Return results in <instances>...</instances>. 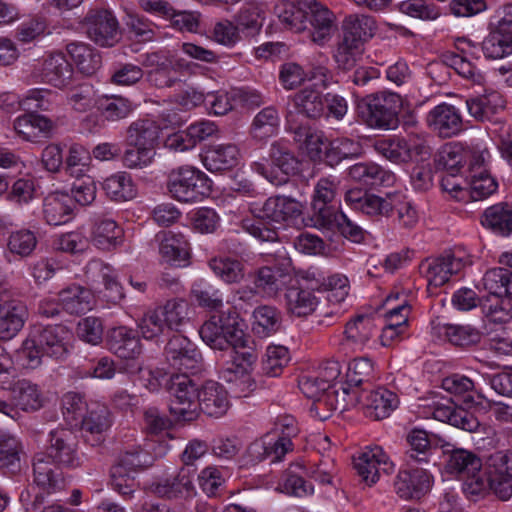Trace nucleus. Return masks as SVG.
<instances>
[{"label":"nucleus","instance_id":"1","mask_svg":"<svg viewBox=\"0 0 512 512\" xmlns=\"http://www.w3.org/2000/svg\"><path fill=\"white\" fill-rule=\"evenodd\" d=\"M169 410L178 422H191L200 411L211 417L223 416L229 408L228 394L218 382L206 381L200 389L189 376H176L172 380Z\"/></svg>","mask_w":512,"mask_h":512},{"label":"nucleus","instance_id":"2","mask_svg":"<svg viewBox=\"0 0 512 512\" xmlns=\"http://www.w3.org/2000/svg\"><path fill=\"white\" fill-rule=\"evenodd\" d=\"M376 30V21L371 16L363 14L346 16L342 22V40L334 53L338 66L343 69L353 67L363 45L375 35Z\"/></svg>","mask_w":512,"mask_h":512},{"label":"nucleus","instance_id":"3","mask_svg":"<svg viewBox=\"0 0 512 512\" xmlns=\"http://www.w3.org/2000/svg\"><path fill=\"white\" fill-rule=\"evenodd\" d=\"M191 305L184 298H171L163 305L148 311L139 323L142 336L152 339L167 330L180 331L189 323Z\"/></svg>","mask_w":512,"mask_h":512},{"label":"nucleus","instance_id":"4","mask_svg":"<svg viewBox=\"0 0 512 512\" xmlns=\"http://www.w3.org/2000/svg\"><path fill=\"white\" fill-rule=\"evenodd\" d=\"M402 98L394 92L382 91L367 95L357 102V111L371 128L393 130L399 125Z\"/></svg>","mask_w":512,"mask_h":512},{"label":"nucleus","instance_id":"5","mask_svg":"<svg viewBox=\"0 0 512 512\" xmlns=\"http://www.w3.org/2000/svg\"><path fill=\"white\" fill-rule=\"evenodd\" d=\"M212 181L198 168L185 165L172 169L167 177L170 196L184 203L201 201L211 193Z\"/></svg>","mask_w":512,"mask_h":512},{"label":"nucleus","instance_id":"6","mask_svg":"<svg viewBox=\"0 0 512 512\" xmlns=\"http://www.w3.org/2000/svg\"><path fill=\"white\" fill-rule=\"evenodd\" d=\"M444 447L445 470L447 473L465 479L466 490L478 494L485 488L481 477L482 461L472 451L463 448H452L447 444Z\"/></svg>","mask_w":512,"mask_h":512},{"label":"nucleus","instance_id":"7","mask_svg":"<svg viewBox=\"0 0 512 512\" xmlns=\"http://www.w3.org/2000/svg\"><path fill=\"white\" fill-rule=\"evenodd\" d=\"M201 339L212 349L244 346V333L235 317L213 315L199 329Z\"/></svg>","mask_w":512,"mask_h":512},{"label":"nucleus","instance_id":"8","mask_svg":"<svg viewBox=\"0 0 512 512\" xmlns=\"http://www.w3.org/2000/svg\"><path fill=\"white\" fill-rule=\"evenodd\" d=\"M287 147V144L282 141L272 143L270 148L272 163L253 162L251 169L275 186L287 183L289 177L298 171V161Z\"/></svg>","mask_w":512,"mask_h":512},{"label":"nucleus","instance_id":"9","mask_svg":"<svg viewBox=\"0 0 512 512\" xmlns=\"http://www.w3.org/2000/svg\"><path fill=\"white\" fill-rule=\"evenodd\" d=\"M146 489L165 499H187L195 494L193 472L188 467H182L172 472L166 471L147 485Z\"/></svg>","mask_w":512,"mask_h":512},{"label":"nucleus","instance_id":"10","mask_svg":"<svg viewBox=\"0 0 512 512\" xmlns=\"http://www.w3.org/2000/svg\"><path fill=\"white\" fill-rule=\"evenodd\" d=\"M485 476L489 488L501 500L512 497V450H499L486 459Z\"/></svg>","mask_w":512,"mask_h":512},{"label":"nucleus","instance_id":"11","mask_svg":"<svg viewBox=\"0 0 512 512\" xmlns=\"http://www.w3.org/2000/svg\"><path fill=\"white\" fill-rule=\"evenodd\" d=\"M352 399L347 406L359 405L366 417L373 420L387 418L398 405L395 393L383 387L374 390L353 389Z\"/></svg>","mask_w":512,"mask_h":512},{"label":"nucleus","instance_id":"12","mask_svg":"<svg viewBox=\"0 0 512 512\" xmlns=\"http://www.w3.org/2000/svg\"><path fill=\"white\" fill-rule=\"evenodd\" d=\"M44 453L58 467L75 469L83 464V457L78 453L76 436L69 429L52 430Z\"/></svg>","mask_w":512,"mask_h":512},{"label":"nucleus","instance_id":"13","mask_svg":"<svg viewBox=\"0 0 512 512\" xmlns=\"http://www.w3.org/2000/svg\"><path fill=\"white\" fill-rule=\"evenodd\" d=\"M250 210L260 219L276 224H294L302 214V204L290 197H269L263 203H252Z\"/></svg>","mask_w":512,"mask_h":512},{"label":"nucleus","instance_id":"14","mask_svg":"<svg viewBox=\"0 0 512 512\" xmlns=\"http://www.w3.org/2000/svg\"><path fill=\"white\" fill-rule=\"evenodd\" d=\"M165 356L171 368L181 373L179 376L198 371L202 362L196 345L183 335H175L168 341Z\"/></svg>","mask_w":512,"mask_h":512},{"label":"nucleus","instance_id":"15","mask_svg":"<svg viewBox=\"0 0 512 512\" xmlns=\"http://www.w3.org/2000/svg\"><path fill=\"white\" fill-rule=\"evenodd\" d=\"M28 317L26 305L11 298L8 287L0 283V339H13L23 328Z\"/></svg>","mask_w":512,"mask_h":512},{"label":"nucleus","instance_id":"16","mask_svg":"<svg viewBox=\"0 0 512 512\" xmlns=\"http://www.w3.org/2000/svg\"><path fill=\"white\" fill-rule=\"evenodd\" d=\"M83 26L88 38L99 46L112 47L120 39L118 21L108 10L89 11Z\"/></svg>","mask_w":512,"mask_h":512},{"label":"nucleus","instance_id":"17","mask_svg":"<svg viewBox=\"0 0 512 512\" xmlns=\"http://www.w3.org/2000/svg\"><path fill=\"white\" fill-rule=\"evenodd\" d=\"M354 467L369 486L375 484L381 473L389 474L394 469V464L382 447H367L358 457L354 458Z\"/></svg>","mask_w":512,"mask_h":512},{"label":"nucleus","instance_id":"18","mask_svg":"<svg viewBox=\"0 0 512 512\" xmlns=\"http://www.w3.org/2000/svg\"><path fill=\"white\" fill-rule=\"evenodd\" d=\"M465 265L461 257L446 253L438 257L428 258L420 265V271L427 280L428 286L441 287L452 275L459 273Z\"/></svg>","mask_w":512,"mask_h":512},{"label":"nucleus","instance_id":"19","mask_svg":"<svg viewBox=\"0 0 512 512\" xmlns=\"http://www.w3.org/2000/svg\"><path fill=\"white\" fill-rule=\"evenodd\" d=\"M12 400L14 405L0 399V412L14 418L17 414L15 407L25 412L39 410L44 403V398L38 385L29 380H19L12 388Z\"/></svg>","mask_w":512,"mask_h":512},{"label":"nucleus","instance_id":"20","mask_svg":"<svg viewBox=\"0 0 512 512\" xmlns=\"http://www.w3.org/2000/svg\"><path fill=\"white\" fill-rule=\"evenodd\" d=\"M307 8L311 25V41L319 46L328 42L335 30V15L326 6L316 0H299Z\"/></svg>","mask_w":512,"mask_h":512},{"label":"nucleus","instance_id":"21","mask_svg":"<svg viewBox=\"0 0 512 512\" xmlns=\"http://www.w3.org/2000/svg\"><path fill=\"white\" fill-rule=\"evenodd\" d=\"M73 73V67L63 53L50 54L34 70V76L41 82L58 89L67 88L72 83Z\"/></svg>","mask_w":512,"mask_h":512},{"label":"nucleus","instance_id":"22","mask_svg":"<svg viewBox=\"0 0 512 512\" xmlns=\"http://www.w3.org/2000/svg\"><path fill=\"white\" fill-rule=\"evenodd\" d=\"M432 482V475L425 469H402L396 476L394 489L402 499H420L430 491Z\"/></svg>","mask_w":512,"mask_h":512},{"label":"nucleus","instance_id":"23","mask_svg":"<svg viewBox=\"0 0 512 512\" xmlns=\"http://www.w3.org/2000/svg\"><path fill=\"white\" fill-rule=\"evenodd\" d=\"M427 126L441 138H450L463 130L462 115L451 104L441 103L426 115Z\"/></svg>","mask_w":512,"mask_h":512},{"label":"nucleus","instance_id":"24","mask_svg":"<svg viewBox=\"0 0 512 512\" xmlns=\"http://www.w3.org/2000/svg\"><path fill=\"white\" fill-rule=\"evenodd\" d=\"M46 356L62 360L70 352V331L63 325H48L32 329Z\"/></svg>","mask_w":512,"mask_h":512},{"label":"nucleus","instance_id":"25","mask_svg":"<svg viewBox=\"0 0 512 512\" xmlns=\"http://www.w3.org/2000/svg\"><path fill=\"white\" fill-rule=\"evenodd\" d=\"M337 184L330 178H321L314 188L311 208L315 227H326L330 224L331 216L336 213L330 203L336 196Z\"/></svg>","mask_w":512,"mask_h":512},{"label":"nucleus","instance_id":"26","mask_svg":"<svg viewBox=\"0 0 512 512\" xmlns=\"http://www.w3.org/2000/svg\"><path fill=\"white\" fill-rule=\"evenodd\" d=\"M107 346L113 354L125 360H135L142 353L137 331L126 326L114 327L108 331Z\"/></svg>","mask_w":512,"mask_h":512},{"label":"nucleus","instance_id":"27","mask_svg":"<svg viewBox=\"0 0 512 512\" xmlns=\"http://www.w3.org/2000/svg\"><path fill=\"white\" fill-rule=\"evenodd\" d=\"M203 166L210 172H222L237 167L242 160L238 145L224 143L211 146L201 156Z\"/></svg>","mask_w":512,"mask_h":512},{"label":"nucleus","instance_id":"28","mask_svg":"<svg viewBox=\"0 0 512 512\" xmlns=\"http://www.w3.org/2000/svg\"><path fill=\"white\" fill-rule=\"evenodd\" d=\"M292 450L293 443L288 437H275L274 434L267 433L251 443L248 453L255 461L270 459L272 463H275L281 461Z\"/></svg>","mask_w":512,"mask_h":512},{"label":"nucleus","instance_id":"29","mask_svg":"<svg viewBox=\"0 0 512 512\" xmlns=\"http://www.w3.org/2000/svg\"><path fill=\"white\" fill-rule=\"evenodd\" d=\"M288 278V266H263L256 270L253 283L259 294L274 298L283 290Z\"/></svg>","mask_w":512,"mask_h":512},{"label":"nucleus","instance_id":"30","mask_svg":"<svg viewBox=\"0 0 512 512\" xmlns=\"http://www.w3.org/2000/svg\"><path fill=\"white\" fill-rule=\"evenodd\" d=\"M73 198L62 191L49 193L43 200L42 214L49 225L59 226L68 223L73 218Z\"/></svg>","mask_w":512,"mask_h":512},{"label":"nucleus","instance_id":"31","mask_svg":"<svg viewBox=\"0 0 512 512\" xmlns=\"http://www.w3.org/2000/svg\"><path fill=\"white\" fill-rule=\"evenodd\" d=\"M376 333V325L371 316L360 314L350 319L344 329L342 346L361 351Z\"/></svg>","mask_w":512,"mask_h":512},{"label":"nucleus","instance_id":"32","mask_svg":"<svg viewBox=\"0 0 512 512\" xmlns=\"http://www.w3.org/2000/svg\"><path fill=\"white\" fill-rule=\"evenodd\" d=\"M44 452H39L33 459V483L43 493H53L63 485V478L58 469Z\"/></svg>","mask_w":512,"mask_h":512},{"label":"nucleus","instance_id":"33","mask_svg":"<svg viewBox=\"0 0 512 512\" xmlns=\"http://www.w3.org/2000/svg\"><path fill=\"white\" fill-rule=\"evenodd\" d=\"M53 129V122L46 116L31 112L17 117L14 130L25 141L37 142L48 137Z\"/></svg>","mask_w":512,"mask_h":512},{"label":"nucleus","instance_id":"34","mask_svg":"<svg viewBox=\"0 0 512 512\" xmlns=\"http://www.w3.org/2000/svg\"><path fill=\"white\" fill-rule=\"evenodd\" d=\"M305 466L303 462L296 461L283 472L278 483L277 490L294 497H306L312 495L314 487L305 481Z\"/></svg>","mask_w":512,"mask_h":512},{"label":"nucleus","instance_id":"35","mask_svg":"<svg viewBox=\"0 0 512 512\" xmlns=\"http://www.w3.org/2000/svg\"><path fill=\"white\" fill-rule=\"evenodd\" d=\"M160 238L159 253L162 259L175 266H182L189 257V243L180 233L164 232Z\"/></svg>","mask_w":512,"mask_h":512},{"label":"nucleus","instance_id":"36","mask_svg":"<svg viewBox=\"0 0 512 512\" xmlns=\"http://www.w3.org/2000/svg\"><path fill=\"white\" fill-rule=\"evenodd\" d=\"M145 449L140 446L133 447L125 450L120 454L118 461L115 463L118 466H122L125 469H130L134 472H139L150 467L155 458L162 457L167 452V445L159 444L157 450L150 451L151 444H146Z\"/></svg>","mask_w":512,"mask_h":512},{"label":"nucleus","instance_id":"37","mask_svg":"<svg viewBox=\"0 0 512 512\" xmlns=\"http://www.w3.org/2000/svg\"><path fill=\"white\" fill-rule=\"evenodd\" d=\"M284 299L287 312L296 317H306L312 314L319 303L313 291L300 285L288 287Z\"/></svg>","mask_w":512,"mask_h":512},{"label":"nucleus","instance_id":"38","mask_svg":"<svg viewBox=\"0 0 512 512\" xmlns=\"http://www.w3.org/2000/svg\"><path fill=\"white\" fill-rule=\"evenodd\" d=\"M293 129L294 141L298 143L299 148L303 150L313 161L323 160L325 148V138L322 131L314 129L310 126L300 125L297 127L290 126Z\"/></svg>","mask_w":512,"mask_h":512},{"label":"nucleus","instance_id":"39","mask_svg":"<svg viewBox=\"0 0 512 512\" xmlns=\"http://www.w3.org/2000/svg\"><path fill=\"white\" fill-rule=\"evenodd\" d=\"M433 329L439 337L460 347L476 345L482 338V333L471 325L438 324Z\"/></svg>","mask_w":512,"mask_h":512},{"label":"nucleus","instance_id":"40","mask_svg":"<svg viewBox=\"0 0 512 512\" xmlns=\"http://www.w3.org/2000/svg\"><path fill=\"white\" fill-rule=\"evenodd\" d=\"M469 114L476 120H490L491 117L504 108L502 95L497 91H489L482 95L466 100Z\"/></svg>","mask_w":512,"mask_h":512},{"label":"nucleus","instance_id":"41","mask_svg":"<svg viewBox=\"0 0 512 512\" xmlns=\"http://www.w3.org/2000/svg\"><path fill=\"white\" fill-rule=\"evenodd\" d=\"M282 326L281 312L274 306L261 305L253 311L252 331L260 338L277 333Z\"/></svg>","mask_w":512,"mask_h":512},{"label":"nucleus","instance_id":"42","mask_svg":"<svg viewBox=\"0 0 512 512\" xmlns=\"http://www.w3.org/2000/svg\"><path fill=\"white\" fill-rule=\"evenodd\" d=\"M102 188L111 200L122 202L136 197L137 187L132 176L123 171L116 172L104 179Z\"/></svg>","mask_w":512,"mask_h":512},{"label":"nucleus","instance_id":"43","mask_svg":"<svg viewBox=\"0 0 512 512\" xmlns=\"http://www.w3.org/2000/svg\"><path fill=\"white\" fill-rule=\"evenodd\" d=\"M59 301L63 310L70 314H82L92 309V292L80 285H71L59 292Z\"/></svg>","mask_w":512,"mask_h":512},{"label":"nucleus","instance_id":"44","mask_svg":"<svg viewBox=\"0 0 512 512\" xmlns=\"http://www.w3.org/2000/svg\"><path fill=\"white\" fill-rule=\"evenodd\" d=\"M275 13L287 29L302 32L307 28V8L299 0H282L275 6Z\"/></svg>","mask_w":512,"mask_h":512},{"label":"nucleus","instance_id":"45","mask_svg":"<svg viewBox=\"0 0 512 512\" xmlns=\"http://www.w3.org/2000/svg\"><path fill=\"white\" fill-rule=\"evenodd\" d=\"M96 105L100 115L109 122L127 118L135 108L129 98L114 94L100 96Z\"/></svg>","mask_w":512,"mask_h":512},{"label":"nucleus","instance_id":"46","mask_svg":"<svg viewBox=\"0 0 512 512\" xmlns=\"http://www.w3.org/2000/svg\"><path fill=\"white\" fill-rule=\"evenodd\" d=\"M481 223L496 234L510 235L512 232V205L497 203L488 207L483 213Z\"/></svg>","mask_w":512,"mask_h":512},{"label":"nucleus","instance_id":"47","mask_svg":"<svg viewBox=\"0 0 512 512\" xmlns=\"http://www.w3.org/2000/svg\"><path fill=\"white\" fill-rule=\"evenodd\" d=\"M122 229L109 218L95 221L91 230V242L99 249L110 250L120 243Z\"/></svg>","mask_w":512,"mask_h":512},{"label":"nucleus","instance_id":"48","mask_svg":"<svg viewBox=\"0 0 512 512\" xmlns=\"http://www.w3.org/2000/svg\"><path fill=\"white\" fill-rule=\"evenodd\" d=\"M159 126L151 119H138L127 129L128 146L155 147Z\"/></svg>","mask_w":512,"mask_h":512},{"label":"nucleus","instance_id":"49","mask_svg":"<svg viewBox=\"0 0 512 512\" xmlns=\"http://www.w3.org/2000/svg\"><path fill=\"white\" fill-rule=\"evenodd\" d=\"M362 154L360 142L349 138H337L330 141L324 150V161L331 167L343 159L358 157Z\"/></svg>","mask_w":512,"mask_h":512},{"label":"nucleus","instance_id":"50","mask_svg":"<svg viewBox=\"0 0 512 512\" xmlns=\"http://www.w3.org/2000/svg\"><path fill=\"white\" fill-rule=\"evenodd\" d=\"M487 59H501L512 54V32L489 29V34L481 43Z\"/></svg>","mask_w":512,"mask_h":512},{"label":"nucleus","instance_id":"51","mask_svg":"<svg viewBox=\"0 0 512 512\" xmlns=\"http://www.w3.org/2000/svg\"><path fill=\"white\" fill-rule=\"evenodd\" d=\"M66 49L82 73L91 75L100 67L101 57L90 45L83 42H72L67 45Z\"/></svg>","mask_w":512,"mask_h":512},{"label":"nucleus","instance_id":"52","mask_svg":"<svg viewBox=\"0 0 512 512\" xmlns=\"http://www.w3.org/2000/svg\"><path fill=\"white\" fill-rule=\"evenodd\" d=\"M409 449L406 451L408 462L428 463L432 454V443L429 434L419 428L410 430L406 436Z\"/></svg>","mask_w":512,"mask_h":512},{"label":"nucleus","instance_id":"53","mask_svg":"<svg viewBox=\"0 0 512 512\" xmlns=\"http://www.w3.org/2000/svg\"><path fill=\"white\" fill-rule=\"evenodd\" d=\"M88 271H100L104 283V297L110 303L116 304L124 298V292L115 271L101 261L93 260L87 265Z\"/></svg>","mask_w":512,"mask_h":512},{"label":"nucleus","instance_id":"54","mask_svg":"<svg viewBox=\"0 0 512 512\" xmlns=\"http://www.w3.org/2000/svg\"><path fill=\"white\" fill-rule=\"evenodd\" d=\"M293 101L297 111L308 118H317L324 111L325 103L323 96L316 89H302L295 94Z\"/></svg>","mask_w":512,"mask_h":512},{"label":"nucleus","instance_id":"55","mask_svg":"<svg viewBox=\"0 0 512 512\" xmlns=\"http://www.w3.org/2000/svg\"><path fill=\"white\" fill-rule=\"evenodd\" d=\"M280 118L274 107H266L256 114L251 126V133L255 139L265 140L278 131Z\"/></svg>","mask_w":512,"mask_h":512},{"label":"nucleus","instance_id":"56","mask_svg":"<svg viewBox=\"0 0 512 512\" xmlns=\"http://www.w3.org/2000/svg\"><path fill=\"white\" fill-rule=\"evenodd\" d=\"M44 356L46 353L31 330L16 351L17 361L25 368L36 369L42 364Z\"/></svg>","mask_w":512,"mask_h":512},{"label":"nucleus","instance_id":"57","mask_svg":"<svg viewBox=\"0 0 512 512\" xmlns=\"http://www.w3.org/2000/svg\"><path fill=\"white\" fill-rule=\"evenodd\" d=\"M213 273L227 284L239 283L244 278V266L229 257L213 258L209 261Z\"/></svg>","mask_w":512,"mask_h":512},{"label":"nucleus","instance_id":"58","mask_svg":"<svg viewBox=\"0 0 512 512\" xmlns=\"http://www.w3.org/2000/svg\"><path fill=\"white\" fill-rule=\"evenodd\" d=\"M37 244L36 233L25 228L12 231L7 239L8 251L21 258L29 257L36 249Z\"/></svg>","mask_w":512,"mask_h":512},{"label":"nucleus","instance_id":"59","mask_svg":"<svg viewBox=\"0 0 512 512\" xmlns=\"http://www.w3.org/2000/svg\"><path fill=\"white\" fill-rule=\"evenodd\" d=\"M394 197L395 193H388L385 197L368 194L361 206L355 207V210L375 219L389 217L393 212Z\"/></svg>","mask_w":512,"mask_h":512},{"label":"nucleus","instance_id":"60","mask_svg":"<svg viewBox=\"0 0 512 512\" xmlns=\"http://www.w3.org/2000/svg\"><path fill=\"white\" fill-rule=\"evenodd\" d=\"M469 200H483L497 191L498 183L487 170L469 175Z\"/></svg>","mask_w":512,"mask_h":512},{"label":"nucleus","instance_id":"61","mask_svg":"<svg viewBox=\"0 0 512 512\" xmlns=\"http://www.w3.org/2000/svg\"><path fill=\"white\" fill-rule=\"evenodd\" d=\"M487 318L494 323H506L512 319V303L506 296L486 297L481 303Z\"/></svg>","mask_w":512,"mask_h":512},{"label":"nucleus","instance_id":"62","mask_svg":"<svg viewBox=\"0 0 512 512\" xmlns=\"http://www.w3.org/2000/svg\"><path fill=\"white\" fill-rule=\"evenodd\" d=\"M290 360L289 351L281 345L269 346L262 361V371L271 377L279 376Z\"/></svg>","mask_w":512,"mask_h":512},{"label":"nucleus","instance_id":"63","mask_svg":"<svg viewBox=\"0 0 512 512\" xmlns=\"http://www.w3.org/2000/svg\"><path fill=\"white\" fill-rule=\"evenodd\" d=\"M91 154L80 144H72L66 157L67 173L78 178L86 175L90 167Z\"/></svg>","mask_w":512,"mask_h":512},{"label":"nucleus","instance_id":"64","mask_svg":"<svg viewBox=\"0 0 512 512\" xmlns=\"http://www.w3.org/2000/svg\"><path fill=\"white\" fill-rule=\"evenodd\" d=\"M397 8L401 13L423 21L436 20L441 14L438 6L424 0H405Z\"/></svg>","mask_w":512,"mask_h":512}]
</instances>
